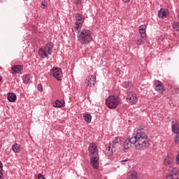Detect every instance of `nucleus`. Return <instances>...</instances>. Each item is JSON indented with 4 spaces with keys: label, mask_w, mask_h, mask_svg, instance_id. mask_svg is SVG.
<instances>
[{
    "label": "nucleus",
    "mask_w": 179,
    "mask_h": 179,
    "mask_svg": "<svg viewBox=\"0 0 179 179\" xmlns=\"http://www.w3.org/2000/svg\"><path fill=\"white\" fill-rule=\"evenodd\" d=\"M133 141H134V145L136 150H145L150 145L149 140H148V134L144 131H141V130H138L136 134H134Z\"/></svg>",
    "instance_id": "f257e3e1"
},
{
    "label": "nucleus",
    "mask_w": 179,
    "mask_h": 179,
    "mask_svg": "<svg viewBox=\"0 0 179 179\" xmlns=\"http://www.w3.org/2000/svg\"><path fill=\"white\" fill-rule=\"evenodd\" d=\"M90 163L94 169H99V148L94 143H91L88 147Z\"/></svg>",
    "instance_id": "f03ea898"
},
{
    "label": "nucleus",
    "mask_w": 179,
    "mask_h": 179,
    "mask_svg": "<svg viewBox=\"0 0 179 179\" xmlns=\"http://www.w3.org/2000/svg\"><path fill=\"white\" fill-rule=\"evenodd\" d=\"M77 38L80 44H90L93 41V32L89 29H83L76 31Z\"/></svg>",
    "instance_id": "7ed1b4c3"
},
{
    "label": "nucleus",
    "mask_w": 179,
    "mask_h": 179,
    "mask_svg": "<svg viewBox=\"0 0 179 179\" xmlns=\"http://www.w3.org/2000/svg\"><path fill=\"white\" fill-rule=\"evenodd\" d=\"M122 138L121 137H113L112 141H110L108 144V146L106 148V156H113L115 152H117V149L121 148V145H122Z\"/></svg>",
    "instance_id": "20e7f679"
},
{
    "label": "nucleus",
    "mask_w": 179,
    "mask_h": 179,
    "mask_svg": "<svg viewBox=\"0 0 179 179\" xmlns=\"http://www.w3.org/2000/svg\"><path fill=\"white\" fill-rule=\"evenodd\" d=\"M122 102V100L120 96L115 95L109 96L106 99V106L110 110H115L120 104Z\"/></svg>",
    "instance_id": "39448f33"
},
{
    "label": "nucleus",
    "mask_w": 179,
    "mask_h": 179,
    "mask_svg": "<svg viewBox=\"0 0 179 179\" xmlns=\"http://www.w3.org/2000/svg\"><path fill=\"white\" fill-rule=\"evenodd\" d=\"M52 48H54V43L52 42L48 43L43 48H40L38 50V55L41 58H47L48 59V55L52 54Z\"/></svg>",
    "instance_id": "423d86ee"
},
{
    "label": "nucleus",
    "mask_w": 179,
    "mask_h": 179,
    "mask_svg": "<svg viewBox=\"0 0 179 179\" xmlns=\"http://www.w3.org/2000/svg\"><path fill=\"white\" fill-rule=\"evenodd\" d=\"M75 26L74 30L76 31H80L82 30V27L83 26V23H85V16L81 13H77L75 15Z\"/></svg>",
    "instance_id": "0eeeda50"
},
{
    "label": "nucleus",
    "mask_w": 179,
    "mask_h": 179,
    "mask_svg": "<svg viewBox=\"0 0 179 179\" xmlns=\"http://www.w3.org/2000/svg\"><path fill=\"white\" fill-rule=\"evenodd\" d=\"M126 100L127 103H129L131 106H134V104H136L138 103V95H136V93L130 91L127 93V98Z\"/></svg>",
    "instance_id": "6e6552de"
},
{
    "label": "nucleus",
    "mask_w": 179,
    "mask_h": 179,
    "mask_svg": "<svg viewBox=\"0 0 179 179\" xmlns=\"http://www.w3.org/2000/svg\"><path fill=\"white\" fill-rule=\"evenodd\" d=\"M134 134H133V136L127 138L125 140L123 144V150L124 153H127L128 152V149L132 146V145H134Z\"/></svg>",
    "instance_id": "1a4fd4ad"
},
{
    "label": "nucleus",
    "mask_w": 179,
    "mask_h": 179,
    "mask_svg": "<svg viewBox=\"0 0 179 179\" xmlns=\"http://www.w3.org/2000/svg\"><path fill=\"white\" fill-rule=\"evenodd\" d=\"M50 72L51 75H52L57 80H61V78H62V70H61V68L54 67L51 69Z\"/></svg>",
    "instance_id": "9d476101"
},
{
    "label": "nucleus",
    "mask_w": 179,
    "mask_h": 179,
    "mask_svg": "<svg viewBox=\"0 0 179 179\" xmlns=\"http://www.w3.org/2000/svg\"><path fill=\"white\" fill-rule=\"evenodd\" d=\"M166 179H179V171L177 169H173L171 172H170L166 176Z\"/></svg>",
    "instance_id": "9b49d317"
},
{
    "label": "nucleus",
    "mask_w": 179,
    "mask_h": 179,
    "mask_svg": "<svg viewBox=\"0 0 179 179\" xmlns=\"http://www.w3.org/2000/svg\"><path fill=\"white\" fill-rule=\"evenodd\" d=\"M164 164V166H166V167H169L170 169H173V166H174V157H169V156L165 157Z\"/></svg>",
    "instance_id": "f8f14e48"
},
{
    "label": "nucleus",
    "mask_w": 179,
    "mask_h": 179,
    "mask_svg": "<svg viewBox=\"0 0 179 179\" xmlns=\"http://www.w3.org/2000/svg\"><path fill=\"white\" fill-rule=\"evenodd\" d=\"M155 89L156 92H158V93H163V92H164V86H163V83L159 80H157L155 82Z\"/></svg>",
    "instance_id": "ddd939ff"
},
{
    "label": "nucleus",
    "mask_w": 179,
    "mask_h": 179,
    "mask_svg": "<svg viewBox=\"0 0 179 179\" xmlns=\"http://www.w3.org/2000/svg\"><path fill=\"white\" fill-rule=\"evenodd\" d=\"M96 83V77L94 76H91L90 78H87L86 80V85L89 87H93Z\"/></svg>",
    "instance_id": "4468645a"
},
{
    "label": "nucleus",
    "mask_w": 179,
    "mask_h": 179,
    "mask_svg": "<svg viewBox=\"0 0 179 179\" xmlns=\"http://www.w3.org/2000/svg\"><path fill=\"white\" fill-rule=\"evenodd\" d=\"M172 131L173 134H179V124L176 119L172 121Z\"/></svg>",
    "instance_id": "2eb2a0df"
},
{
    "label": "nucleus",
    "mask_w": 179,
    "mask_h": 179,
    "mask_svg": "<svg viewBox=\"0 0 179 179\" xmlns=\"http://www.w3.org/2000/svg\"><path fill=\"white\" fill-rule=\"evenodd\" d=\"M64 105L65 101H64L63 99H57L55 101V102L53 103V107H55L56 108H62Z\"/></svg>",
    "instance_id": "dca6fc26"
},
{
    "label": "nucleus",
    "mask_w": 179,
    "mask_h": 179,
    "mask_svg": "<svg viewBox=\"0 0 179 179\" xmlns=\"http://www.w3.org/2000/svg\"><path fill=\"white\" fill-rule=\"evenodd\" d=\"M139 33L141 36V38H146V25H141L138 27Z\"/></svg>",
    "instance_id": "f3484780"
},
{
    "label": "nucleus",
    "mask_w": 179,
    "mask_h": 179,
    "mask_svg": "<svg viewBox=\"0 0 179 179\" xmlns=\"http://www.w3.org/2000/svg\"><path fill=\"white\" fill-rule=\"evenodd\" d=\"M23 69V66L22 65H15L11 67V71H13V73H22V71Z\"/></svg>",
    "instance_id": "a211bd4d"
},
{
    "label": "nucleus",
    "mask_w": 179,
    "mask_h": 179,
    "mask_svg": "<svg viewBox=\"0 0 179 179\" xmlns=\"http://www.w3.org/2000/svg\"><path fill=\"white\" fill-rule=\"evenodd\" d=\"M158 16L160 17V19H166V17H167V13L166 10H164V9L161 8L158 11Z\"/></svg>",
    "instance_id": "6ab92c4d"
},
{
    "label": "nucleus",
    "mask_w": 179,
    "mask_h": 179,
    "mask_svg": "<svg viewBox=\"0 0 179 179\" xmlns=\"http://www.w3.org/2000/svg\"><path fill=\"white\" fill-rule=\"evenodd\" d=\"M16 94L15 93H10L7 96L8 101H10V103H15V101H16Z\"/></svg>",
    "instance_id": "aec40b11"
},
{
    "label": "nucleus",
    "mask_w": 179,
    "mask_h": 179,
    "mask_svg": "<svg viewBox=\"0 0 179 179\" xmlns=\"http://www.w3.org/2000/svg\"><path fill=\"white\" fill-rule=\"evenodd\" d=\"M12 149L14 153H19L20 152V145L15 143L12 145Z\"/></svg>",
    "instance_id": "412c9836"
},
{
    "label": "nucleus",
    "mask_w": 179,
    "mask_h": 179,
    "mask_svg": "<svg viewBox=\"0 0 179 179\" xmlns=\"http://www.w3.org/2000/svg\"><path fill=\"white\" fill-rule=\"evenodd\" d=\"M128 179H140L138 176V173L135 171H133L128 175Z\"/></svg>",
    "instance_id": "4be33fe9"
},
{
    "label": "nucleus",
    "mask_w": 179,
    "mask_h": 179,
    "mask_svg": "<svg viewBox=\"0 0 179 179\" xmlns=\"http://www.w3.org/2000/svg\"><path fill=\"white\" fill-rule=\"evenodd\" d=\"M85 122H92V115L90 113H85L83 115Z\"/></svg>",
    "instance_id": "5701e85b"
},
{
    "label": "nucleus",
    "mask_w": 179,
    "mask_h": 179,
    "mask_svg": "<svg viewBox=\"0 0 179 179\" xmlns=\"http://www.w3.org/2000/svg\"><path fill=\"white\" fill-rule=\"evenodd\" d=\"M3 164L2 162L0 161V179H3Z\"/></svg>",
    "instance_id": "b1692460"
},
{
    "label": "nucleus",
    "mask_w": 179,
    "mask_h": 179,
    "mask_svg": "<svg viewBox=\"0 0 179 179\" xmlns=\"http://www.w3.org/2000/svg\"><path fill=\"white\" fill-rule=\"evenodd\" d=\"M31 79V76H30L29 74L27 75L25 77H24V83L25 85H27V83H29L30 82Z\"/></svg>",
    "instance_id": "393cba45"
},
{
    "label": "nucleus",
    "mask_w": 179,
    "mask_h": 179,
    "mask_svg": "<svg viewBox=\"0 0 179 179\" xmlns=\"http://www.w3.org/2000/svg\"><path fill=\"white\" fill-rule=\"evenodd\" d=\"M173 27L174 30L179 31V22H173Z\"/></svg>",
    "instance_id": "a878e982"
},
{
    "label": "nucleus",
    "mask_w": 179,
    "mask_h": 179,
    "mask_svg": "<svg viewBox=\"0 0 179 179\" xmlns=\"http://www.w3.org/2000/svg\"><path fill=\"white\" fill-rule=\"evenodd\" d=\"M131 83L128 82V81H125L123 83V87H124V89H128L129 86H130Z\"/></svg>",
    "instance_id": "bb28decb"
},
{
    "label": "nucleus",
    "mask_w": 179,
    "mask_h": 179,
    "mask_svg": "<svg viewBox=\"0 0 179 179\" xmlns=\"http://www.w3.org/2000/svg\"><path fill=\"white\" fill-rule=\"evenodd\" d=\"M143 43V41L142 39H138L136 41V44H137V45H141V44H142Z\"/></svg>",
    "instance_id": "cd10ccee"
},
{
    "label": "nucleus",
    "mask_w": 179,
    "mask_h": 179,
    "mask_svg": "<svg viewBox=\"0 0 179 179\" xmlns=\"http://www.w3.org/2000/svg\"><path fill=\"white\" fill-rule=\"evenodd\" d=\"M37 89L38 92H43V85L41 84H38Z\"/></svg>",
    "instance_id": "c85d7f7f"
},
{
    "label": "nucleus",
    "mask_w": 179,
    "mask_h": 179,
    "mask_svg": "<svg viewBox=\"0 0 179 179\" xmlns=\"http://www.w3.org/2000/svg\"><path fill=\"white\" fill-rule=\"evenodd\" d=\"M38 179H45V178L44 177V175H43L42 173H39L38 175Z\"/></svg>",
    "instance_id": "c756f323"
},
{
    "label": "nucleus",
    "mask_w": 179,
    "mask_h": 179,
    "mask_svg": "<svg viewBox=\"0 0 179 179\" xmlns=\"http://www.w3.org/2000/svg\"><path fill=\"white\" fill-rule=\"evenodd\" d=\"M177 164H179V154L176 157Z\"/></svg>",
    "instance_id": "7c9ffc66"
},
{
    "label": "nucleus",
    "mask_w": 179,
    "mask_h": 179,
    "mask_svg": "<svg viewBox=\"0 0 179 179\" xmlns=\"http://www.w3.org/2000/svg\"><path fill=\"white\" fill-rule=\"evenodd\" d=\"M122 2L124 3H128L129 2H131V0H122Z\"/></svg>",
    "instance_id": "2f4dec72"
},
{
    "label": "nucleus",
    "mask_w": 179,
    "mask_h": 179,
    "mask_svg": "<svg viewBox=\"0 0 179 179\" xmlns=\"http://www.w3.org/2000/svg\"><path fill=\"white\" fill-rule=\"evenodd\" d=\"M80 2H82V0H76V3L77 5H79V4L80 3Z\"/></svg>",
    "instance_id": "473e14b6"
},
{
    "label": "nucleus",
    "mask_w": 179,
    "mask_h": 179,
    "mask_svg": "<svg viewBox=\"0 0 179 179\" xmlns=\"http://www.w3.org/2000/svg\"><path fill=\"white\" fill-rule=\"evenodd\" d=\"M122 162H128V159H124V160H122L121 161Z\"/></svg>",
    "instance_id": "72a5a7b5"
},
{
    "label": "nucleus",
    "mask_w": 179,
    "mask_h": 179,
    "mask_svg": "<svg viewBox=\"0 0 179 179\" xmlns=\"http://www.w3.org/2000/svg\"><path fill=\"white\" fill-rule=\"evenodd\" d=\"M2 80V76H0V82Z\"/></svg>",
    "instance_id": "f704fd0d"
},
{
    "label": "nucleus",
    "mask_w": 179,
    "mask_h": 179,
    "mask_svg": "<svg viewBox=\"0 0 179 179\" xmlns=\"http://www.w3.org/2000/svg\"><path fill=\"white\" fill-rule=\"evenodd\" d=\"M42 6H45V5H44V3H42Z\"/></svg>",
    "instance_id": "c9c22d12"
},
{
    "label": "nucleus",
    "mask_w": 179,
    "mask_h": 179,
    "mask_svg": "<svg viewBox=\"0 0 179 179\" xmlns=\"http://www.w3.org/2000/svg\"><path fill=\"white\" fill-rule=\"evenodd\" d=\"M162 37V38H163V36H161Z\"/></svg>",
    "instance_id": "e433bc0d"
},
{
    "label": "nucleus",
    "mask_w": 179,
    "mask_h": 179,
    "mask_svg": "<svg viewBox=\"0 0 179 179\" xmlns=\"http://www.w3.org/2000/svg\"><path fill=\"white\" fill-rule=\"evenodd\" d=\"M24 1H28V0H24Z\"/></svg>",
    "instance_id": "4c0bfd02"
}]
</instances>
